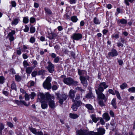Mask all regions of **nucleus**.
<instances>
[{"instance_id":"f257e3e1","label":"nucleus","mask_w":135,"mask_h":135,"mask_svg":"<svg viewBox=\"0 0 135 135\" xmlns=\"http://www.w3.org/2000/svg\"><path fill=\"white\" fill-rule=\"evenodd\" d=\"M38 98L40 99V102H48L49 106L52 109H54L56 107L55 103L52 99L55 98L54 96H51L48 94H46L45 95L43 93H40L38 95Z\"/></svg>"},{"instance_id":"f03ea898","label":"nucleus","mask_w":135,"mask_h":135,"mask_svg":"<svg viewBox=\"0 0 135 135\" xmlns=\"http://www.w3.org/2000/svg\"><path fill=\"white\" fill-rule=\"evenodd\" d=\"M98 131L94 132L92 131H89L88 130L81 129L76 131V133L78 135H103L105 133V130L104 128H99L97 129Z\"/></svg>"},{"instance_id":"7ed1b4c3","label":"nucleus","mask_w":135,"mask_h":135,"mask_svg":"<svg viewBox=\"0 0 135 135\" xmlns=\"http://www.w3.org/2000/svg\"><path fill=\"white\" fill-rule=\"evenodd\" d=\"M51 81V78L49 76L47 78L46 80L43 83L44 87L48 90L50 89L51 88V85L50 82Z\"/></svg>"},{"instance_id":"20e7f679","label":"nucleus","mask_w":135,"mask_h":135,"mask_svg":"<svg viewBox=\"0 0 135 135\" xmlns=\"http://www.w3.org/2000/svg\"><path fill=\"white\" fill-rule=\"evenodd\" d=\"M108 87V86L106 84L105 82H104L100 83L99 85L98 88V90L100 92H103L104 89H105Z\"/></svg>"},{"instance_id":"39448f33","label":"nucleus","mask_w":135,"mask_h":135,"mask_svg":"<svg viewBox=\"0 0 135 135\" xmlns=\"http://www.w3.org/2000/svg\"><path fill=\"white\" fill-rule=\"evenodd\" d=\"M82 37V34L80 33H73L71 36V38L76 40H79Z\"/></svg>"},{"instance_id":"423d86ee","label":"nucleus","mask_w":135,"mask_h":135,"mask_svg":"<svg viewBox=\"0 0 135 135\" xmlns=\"http://www.w3.org/2000/svg\"><path fill=\"white\" fill-rule=\"evenodd\" d=\"M63 82L67 85H69L72 84L73 80L71 78H64L63 80Z\"/></svg>"},{"instance_id":"0eeeda50","label":"nucleus","mask_w":135,"mask_h":135,"mask_svg":"<svg viewBox=\"0 0 135 135\" xmlns=\"http://www.w3.org/2000/svg\"><path fill=\"white\" fill-rule=\"evenodd\" d=\"M30 129L32 133L36 135H44L43 133L42 132L39 131H37L35 128H31Z\"/></svg>"},{"instance_id":"6e6552de","label":"nucleus","mask_w":135,"mask_h":135,"mask_svg":"<svg viewBox=\"0 0 135 135\" xmlns=\"http://www.w3.org/2000/svg\"><path fill=\"white\" fill-rule=\"evenodd\" d=\"M47 63L48 64V65L47 68L49 71L51 73H53L54 71V65L50 62H49Z\"/></svg>"},{"instance_id":"1a4fd4ad","label":"nucleus","mask_w":135,"mask_h":135,"mask_svg":"<svg viewBox=\"0 0 135 135\" xmlns=\"http://www.w3.org/2000/svg\"><path fill=\"white\" fill-rule=\"evenodd\" d=\"M16 32L14 30H12L11 32H9L8 34L7 37L9 38V40L10 41H13L15 39L13 35L15 34Z\"/></svg>"},{"instance_id":"9d476101","label":"nucleus","mask_w":135,"mask_h":135,"mask_svg":"<svg viewBox=\"0 0 135 135\" xmlns=\"http://www.w3.org/2000/svg\"><path fill=\"white\" fill-rule=\"evenodd\" d=\"M97 94L98 97L99 98L101 99L104 100H106L107 98L105 95L101 93H99L97 90H95Z\"/></svg>"},{"instance_id":"9b49d317","label":"nucleus","mask_w":135,"mask_h":135,"mask_svg":"<svg viewBox=\"0 0 135 135\" xmlns=\"http://www.w3.org/2000/svg\"><path fill=\"white\" fill-rule=\"evenodd\" d=\"M108 55L112 57L117 56L118 55V53L117 50L114 49H112L111 52H109Z\"/></svg>"},{"instance_id":"f8f14e48","label":"nucleus","mask_w":135,"mask_h":135,"mask_svg":"<svg viewBox=\"0 0 135 135\" xmlns=\"http://www.w3.org/2000/svg\"><path fill=\"white\" fill-rule=\"evenodd\" d=\"M76 92L75 91L71 89L70 91L69 94V95L71 99H74L75 97V93Z\"/></svg>"},{"instance_id":"ddd939ff","label":"nucleus","mask_w":135,"mask_h":135,"mask_svg":"<svg viewBox=\"0 0 135 135\" xmlns=\"http://www.w3.org/2000/svg\"><path fill=\"white\" fill-rule=\"evenodd\" d=\"M80 78L81 81V82L83 84V85L85 87L86 86L87 84L85 78L84 76H80Z\"/></svg>"},{"instance_id":"4468645a","label":"nucleus","mask_w":135,"mask_h":135,"mask_svg":"<svg viewBox=\"0 0 135 135\" xmlns=\"http://www.w3.org/2000/svg\"><path fill=\"white\" fill-rule=\"evenodd\" d=\"M70 117L72 119H75L77 118L79 116V115H78L76 114L70 113L69 114Z\"/></svg>"},{"instance_id":"2eb2a0df","label":"nucleus","mask_w":135,"mask_h":135,"mask_svg":"<svg viewBox=\"0 0 135 135\" xmlns=\"http://www.w3.org/2000/svg\"><path fill=\"white\" fill-rule=\"evenodd\" d=\"M103 119H105L106 120L108 121L109 120L110 117L109 116L108 113H104L103 115Z\"/></svg>"},{"instance_id":"dca6fc26","label":"nucleus","mask_w":135,"mask_h":135,"mask_svg":"<svg viewBox=\"0 0 135 135\" xmlns=\"http://www.w3.org/2000/svg\"><path fill=\"white\" fill-rule=\"evenodd\" d=\"M91 117L93 121L95 123H96L98 120V118H97L95 115L92 114L91 116Z\"/></svg>"},{"instance_id":"f3484780","label":"nucleus","mask_w":135,"mask_h":135,"mask_svg":"<svg viewBox=\"0 0 135 135\" xmlns=\"http://www.w3.org/2000/svg\"><path fill=\"white\" fill-rule=\"evenodd\" d=\"M45 13L46 14L49 15H51L52 14V12L48 8H45Z\"/></svg>"},{"instance_id":"a211bd4d","label":"nucleus","mask_w":135,"mask_h":135,"mask_svg":"<svg viewBox=\"0 0 135 135\" xmlns=\"http://www.w3.org/2000/svg\"><path fill=\"white\" fill-rule=\"evenodd\" d=\"M33 70L32 68L31 67H28L26 69V73L28 74H30Z\"/></svg>"},{"instance_id":"6ab92c4d","label":"nucleus","mask_w":135,"mask_h":135,"mask_svg":"<svg viewBox=\"0 0 135 135\" xmlns=\"http://www.w3.org/2000/svg\"><path fill=\"white\" fill-rule=\"evenodd\" d=\"M127 23V21L124 19H122L119 22V25L121 26V24H125Z\"/></svg>"},{"instance_id":"aec40b11","label":"nucleus","mask_w":135,"mask_h":135,"mask_svg":"<svg viewBox=\"0 0 135 135\" xmlns=\"http://www.w3.org/2000/svg\"><path fill=\"white\" fill-rule=\"evenodd\" d=\"M19 22V20L17 18H15L12 22L11 24L12 25H16Z\"/></svg>"},{"instance_id":"412c9836","label":"nucleus","mask_w":135,"mask_h":135,"mask_svg":"<svg viewBox=\"0 0 135 135\" xmlns=\"http://www.w3.org/2000/svg\"><path fill=\"white\" fill-rule=\"evenodd\" d=\"M44 102H41L42 103L41 104V107L43 109H44L47 107L48 105L47 103H45ZM45 102L47 103V102Z\"/></svg>"},{"instance_id":"4be33fe9","label":"nucleus","mask_w":135,"mask_h":135,"mask_svg":"<svg viewBox=\"0 0 135 135\" xmlns=\"http://www.w3.org/2000/svg\"><path fill=\"white\" fill-rule=\"evenodd\" d=\"M115 102V99H113L111 102V104L112 105L113 107L115 109L117 108V106L116 105Z\"/></svg>"},{"instance_id":"5701e85b","label":"nucleus","mask_w":135,"mask_h":135,"mask_svg":"<svg viewBox=\"0 0 135 135\" xmlns=\"http://www.w3.org/2000/svg\"><path fill=\"white\" fill-rule=\"evenodd\" d=\"M71 20L72 21L74 22H76L78 20V19L77 16H75L71 17Z\"/></svg>"},{"instance_id":"b1692460","label":"nucleus","mask_w":135,"mask_h":135,"mask_svg":"<svg viewBox=\"0 0 135 135\" xmlns=\"http://www.w3.org/2000/svg\"><path fill=\"white\" fill-rule=\"evenodd\" d=\"M94 98V96L91 93H89L87 94L86 96V98Z\"/></svg>"},{"instance_id":"393cba45","label":"nucleus","mask_w":135,"mask_h":135,"mask_svg":"<svg viewBox=\"0 0 135 135\" xmlns=\"http://www.w3.org/2000/svg\"><path fill=\"white\" fill-rule=\"evenodd\" d=\"M78 107V106H77V104H76V103H75L73 104L71 108L74 111H76L77 109V107Z\"/></svg>"},{"instance_id":"a878e982","label":"nucleus","mask_w":135,"mask_h":135,"mask_svg":"<svg viewBox=\"0 0 135 135\" xmlns=\"http://www.w3.org/2000/svg\"><path fill=\"white\" fill-rule=\"evenodd\" d=\"M134 1V0H124V3L127 6H129V2L131 3H132Z\"/></svg>"},{"instance_id":"bb28decb","label":"nucleus","mask_w":135,"mask_h":135,"mask_svg":"<svg viewBox=\"0 0 135 135\" xmlns=\"http://www.w3.org/2000/svg\"><path fill=\"white\" fill-rule=\"evenodd\" d=\"M94 22L96 24H99L100 23V21L96 17L94 18Z\"/></svg>"},{"instance_id":"cd10ccee","label":"nucleus","mask_w":135,"mask_h":135,"mask_svg":"<svg viewBox=\"0 0 135 135\" xmlns=\"http://www.w3.org/2000/svg\"><path fill=\"white\" fill-rule=\"evenodd\" d=\"M35 38L34 37L31 36L29 42L30 43L33 44L35 42Z\"/></svg>"},{"instance_id":"c85d7f7f","label":"nucleus","mask_w":135,"mask_h":135,"mask_svg":"<svg viewBox=\"0 0 135 135\" xmlns=\"http://www.w3.org/2000/svg\"><path fill=\"white\" fill-rule=\"evenodd\" d=\"M23 22L25 23H27L29 22L28 17H24L23 19Z\"/></svg>"},{"instance_id":"c756f323","label":"nucleus","mask_w":135,"mask_h":135,"mask_svg":"<svg viewBox=\"0 0 135 135\" xmlns=\"http://www.w3.org/2000/svg\"><path fill=\"white\" fill-rule=\"evenodd\" d=\"M86 107L89 110H92L93 109V107L90 104H86L85 105Z\"/></svg>"},{"instance_id":"7c9ffc66","label":"nucleus","mask_w":135,"mask_h":135,"mask_svg":"<svg viewBox=\"0 0 135 135\" xmlns=\"http://www.w3.org/2000/svg\"><path fill=\"white\" fill-rule=\"evenodd\" d=\"M30 33H33L35 31V27L33 26H32L30 28Z\"/></svg>"},{"instance_id":"2f4dec72","label":"nucleus","mask_w":135,"mask_h":135,"mask_svg":"<svg viewBox=\"0 0 135 135\" xmlns=\"http://www.w3.org/2000/svg\"><path fill=\"white\" fill-rule=\"evenodd\" d=\"M127 85L126 83H124L120 85V87L122 89H123L127 87Z\"/></svg>"},{"instance_id":"473e14b6","label":"nucleus","mask_w":135,"mask_h":135,"mask_svg":"<svg viewBox=\"0 0 135 135\" xmlns=\"http://www.w3.org/2000/svg\"><path fill=\"white\" fill-rule=\"evenodd\" d=\"M115 93L117 98L119 100L121 99V97L119 92L116 90L115 91Z\"/></svg>"},{"instance_id":"72a5a7b5","label":"nucleus","mask_w":135,"mask_h":135,"mask_svg":"<svg viewBox=\"0 0 135 135\" xmlns=\"http://www.w3.org/2000/svg\"><path fill=\"white\" fill-rule=\"evenodd\" d=\"M128 91L129 92L134 93L135 92V87H132L128 89Z\"/></svg>"},{"instance_id":"f704fd0d","label":"nucleus","mask_w":135,"mask_h":135,"mask_svg":"<svg viewBox=\"0 0 135 135\" xmlns=\"http://www.w3.org/2000/svg\"><path fill=\"white\" fill-rule=\"evenodd\" d=\"M35 96H36V94H35V93L33 92H32L31 93V94H30L29 95L30 98L32 99H33Z\"/></svg>"},{"instance_id":"c9c22d12","label":"nucleus","mask_w":135,"mask_h":135,"mask_svg":"<svg viewBox=\"0 0 135 135\" xmlns=\"http://www.w3.org/2000/svg\"><path fill=\"white\" fill-rule=\"evenodd\" d=\"M5 79L3 76H0V83L3 84L4 82Z\"/></svg>"},{"instance_id":"e433bc0d","label":"nucleus","mask_w":135,"mask_h":135,"mask_svg":"<svg viewBox=\"0 0 135 135\" xmlns=\"http://www.w3.org/2000/svg\"><path fill=\"white\" fill-rule=\"evenodd\" d=\"M11 88L12 89L16 90V86L15 84L13 83L11 85Z\"/></svg>"},{"instance_id":"4c0bfd02","label":"nucleus","mask_w":135,"mask_h":135,"mask_svg":"<svg viewBox=\"0 0 135 135\" xmlns=\"http://www.w3.org/2000/svg\"><path fill=\"white\" fill-rule=\"evenodd\" d=\"M15 78L16 80L18 81H20L21 79V76L17 75L15 76Z\"/></svg>"},{"instance_id":"58836bf2","label":"nucleus","mask_w":135,"mask_h":135,"mask_svg":"<svg viewBox=\"0 0 135 135\" xmlns=\"http://www.w3.org/2000/svg\"><path fill=\"white\" fill-rule=\"evenodd\" d=\"M45 73V71L44 70H41L38 72L39 75H44Z\"/></svg>"},{"instance_id":"ea45409f","label":"nucleus","mask_w":135,"mask_h":135,"mask_svg":"<svg viewBox=\"0 0 135 135\" xmlns=\"http://www.w3.org/2000/svg\"><path fill=\"white\" fill-rule=\"evenodd\" d=\"M4 124L2 123H0V131H1L2 133V130L4 129Z\"/></svg>"},{"instance_id":"a19ab883","label":"nucleus","mask_w":135,"mask_h":135,"mask_svg":"<svg viewBox=\"0 0 135 135\" xmlns=\"http://www.w3.org/2000/svg\"><path fill=\"white\" fill-rule=\"evenodd\" d=\"M7 124L9 127L11 128H12L13 127V124L10 122H7Z\"/></svg>"},{"instance_id":"79ce46f5","label":"nucleus","mask_w":135,"mask_h":135,"mask_svg":"<svg viewBox=\"0 0 135 135\" xmlns=\"http://www.w3.org/2000/svg\"><path fill=\"white\" fill-rule=\"evenodd\" d=\"M29 30V28L27 25H26L25 26V28L24 29L23 31L25 32H27Z\"/></svg>"},{"instance_id":"37998d69","label":"nucleus","mask_w":135,"mask_h":135,"mask_svg":"<svg viewBox=\"0 0 135 135\" xmlns=\"http://www.w3.org/2000/svg\"><path fill=\"white\" fill-rule=\"evenodd\" d=\"M15 102L18 105L21 106V101H19L18 100H15Z\"/></svg>"},{"instance_id":"c03bdc74","label":"nucleus","mask_w":135,"mask_h":135,"mask_svg":"<svg viewBox=\"0 0 135 135\" xmlns=\"http://www.w3.org/2000/svg\"><path fill=\"white\" fill-rule=\"evenodd\" d=\"M85 72L84 71L79 70L78 71V74L80 76H81V75H82L83 73Z\"/></svg>"},{"instance_id":"a18cd8bd","label":"nucleus","mask_w":135,"mask_h":135,"mask_svg":"<svg viewBox=\"0 0 135 135\" xmlns=\"http://www.w3.org/2000/svg\"><path fill=\"white\" fill-rule=\"evenodd\" d=\"M60 60V58L58 56L56 57L55 58H54V61L56 63H57Z\"/></svg>"},{"instance_id":"49530a36","label":"nucleus","mask_w":135,"mask_h":135,"mask_svg":"<svg viewBox=\"0 0 135 135\" xmlns=\"http://www.w3.org/2000/svg\"><path fill=\"white\" fill-rule=\"evenodd\" d=\"M37 74V71H34L32 73L31 75L32 76L35 77L36 76Z\"/></svg>"},{"instance_id":"de8ad7c7","label":"nucleus","mask_w":135,"mask_h":135,"mask_svg":"<svg viewBox=\"0 0 135 135\" xmlns=\"http://www.w3.org/2000/svg\"><path fill=\"white\" fill-rule=\"evenodd\" d=\"M23 64L25 67H26L27 66H29V65L28 62L26 60L24 61L23 62Z\"/></svg>"},{"instance_id":"09e8293b","label":"nucleus","mask_w":135,"mask_h":135,"mask_svg":"<svg viewBox=\"0 0 135 135\" xmlns=\"http://www.w3.org/2000/svg\"><path fill=\"white\" fill-rule=\"evenodd\" d=\"M32 63L33 64V66L34 68H35L36 66L37 65V62L36 60H34L32 61Z\"/></svg>"},{"instance_id":"8fccbe9b","label":"nucleus","mask_w":135,"mask_h":135,"mask_svg":"<svg viewBox=\"0 0 135 135\" xmlns=\"http://www.w3.org/2000/svg\"><path fill=\"white\" fill-rule=\"evenodd\" d=\"M112 38H118L119 37V35L118 34H113L112 36Z\"/></svg>"},{"instance_id":"3c124183","label":"nucleus","mask_w":135,"mask_h":135,"mask_svg":"<svg viewBox=\"0 0 135 135\" xmlns=\"http://www.w3.org/2000/svg\"><path fill=\"white\" fill-rule=\"evenodd\" d=\"M12 6L13 7H15L16 5V3L15 1H12L11 2Z\"/></svg>"},{"instance_id":"603ef678","label":"nucleus","mask_w":135,"mask_h":135,"mask_svg":"<svg viewBox=\"0 0 135 135\" xmlns=\"http://www.w3.org/2000/svg\"><path fill=\"white\" fill-rule=\"evenodd\" d=\"M30 97L29 95L27 94H26L25 95V100H28L29 99Z\"/></svg>"},{"instance_id":"864d4df0","label":"nucleus","mask_w":135,"mask_h":135,"mask_svg":"<svg viewBox=\"0 0 135 135\" xmlns=\"http://www.w3.org/2000/svg\"><path fill=\"white\" fill-rule=\"evenodd\" d=\"M17 54L19 55H20L21 54V49L20 47H19L18 49L17 50Z\"/></svg>"},{"instance_id":"5fc2aeb1","label":"nucleus","mask_w":135,"mask_h":135,"mask_svg":"<svg viewBox=\"0 0 135 135\" xmlns=\"http://www.w3.org/2000/svg\"><path fill=\"white\" fill-rule=\"evenodd\" d=\"M99 104L101 107L103 106L104 105L103 102L102 100H100L99 101Z\"/></svg>"},{"instance_id":"6e6d98bb","label":"nucleus","mask_w":135,"mask_h":135,"mask_svg":"<svg viewBox=\"0 0 135 135\" xmlns=\"http://www.w3.org/2000/svg\"><path fill=\"white\" fill-rule=\"evenodd\" d=\"M35 21V18L33 17H31L30 19V22L33 23Z\"/></svg>"},{"instance_id":"4d7b16f0","label":"nucleus","mask_w":135,"mask_h":135,"mask_svg":"<svg viewBox=\"0 0 135 135\" xmlns=\"http://www.w3.org/2000/svg\"><path fill=\"white\" fill-rule=\"evenodd\" d=\"M108 92L109 93H110L113 95H114L115 93L114 91L112 89H109L108 90Z\"/></svg>"},{"instance_id":"13d9d810","label":"nucleus","mask_w":135,"mask_h":135,"mask_svg":"<svg viewBox=\"0 0 135 135\" xmlns=\"http://www.w3.org/2000/svg\"><path fill=\"white\" fill-rule=\"evenodd\" d=\"M58 88L57 86L56 85H53L52 87V89L53 90H56Z\"/></svg>"},{"instance_id":"bf43d9fd","label":"nucleus","mask_w":135,"mask_h":135,"mask_svg":"<svg viewBox=\"0 0 135 135\" xmlns=\"http://www.w3.org/2000/svg\"><path fill=\"white\" fill-rule=\"evenodd\" d=\"M3 94L6 96H7L8 94V93L6 91L3 90Z\"/></svg>"},{"instance_id":"052dcab7","label":"nucleus","mask_w":135,"mask_h":135,"mask_svg":"<svg viewBox=\"0 0 135 135\" xmlns=\"http://www.w3.org/2000/svg\"><path fill=\"white\" fill-rule=\"evenodd\" d=\"M64 17L65 18L67 19H69L70 18V16L69 15H68V14L67 13L65 14L64 15Z\"/></svg>"},{"instance_id":"680f3d73","label":"nucleus","mask_w":135,"mask_h":135,"mask_svg":"<svg viewBox=\"0 0 135 135\" xmlns=\"http://www.w3.org/2000/svg\"><path fill=\"white\" fill-rule=\"evenodd\" d=\"M21 103L25 105L26 106H28L29 104H27L23 100H21Z\"/></svg>"},{"instance_id":"e2e57ef3","label":"nucleus","mask_w":135,"mask_h":135,"mask_svg":"<svg viewBox=\"0 0 135 135\" xmlns=\"http://www.w3.org/2000/svg\"><path fill=\"white\" fill-rule=\"evenodd\" d=\"M117 46L118 47H123V44L120 43L118 42L117 43Z\"/></svg>"},{"instance_id":"0e129e2a","label":"nucleus","mask_w":135,"mask_h":135,"mask_svg":"<svg viewBox=\"0 0 135 135\" xmlns=\"http://www.w3.org/2000/svg\"><path fill=\"white\" fill-rule=\"evenodd\" d=\"M75 89L78 90H79L81 92H82L83 91H84V90L81 89V88L79 87H76L75 88Z\"/></svg>"},{"instance_id":"69168bd1","label":"nucleus","mask_w":135,"mask_h":135,"mask_svg":"<svg viewBox=\"0 0 135 135\" xmlns=\"http://www.w3.org/2000/svg\"><path fill=\"white\" fill-rule=\"evenodd\" d=\"M76 103V104H77V106L79 107L80 104H81V102L80 101H77L76 102H75Z\"/></svg>"},{"instance_id":"338daca9","label":"nucleus","mask_w":135,"mask_h":135,"mask_svg":"<svg viewBox=\"0 0 135 135\" xmlns=\"http://www.w3.org/2000/svg\"><path fill=\"white\" fill-rule=\"evenodd\" d=\"M51 56L52 58H55L56 57V54L54 53H52L51 54Z\"/></svg>"},{"instance_id":"774afa93","label":"nucleus","mask_w":135,"mask_h":135,"mask_svg":"<svg viewBox=\"0 0 135 135\" xmlns=\"http://www.w3.org/2000/svg\"><path fill=\"white\" fill-rule=\"evenodd\" d=\"M28 56L26 54H23V58L24 59H27Z\"/></svg>"}]
</instances>
